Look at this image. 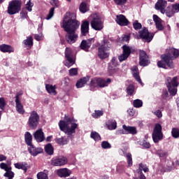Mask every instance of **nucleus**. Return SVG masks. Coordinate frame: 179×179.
Returning <instances> with one entry per match:
<instances>
[{
    "instance_id": "f704fd0d",
    "label": "nucleus",
    "mask_w": 179,
    "mask_h": 179,
    "mask_svg": "<svg viewBox=\"0 0 179 179\" xmlns=\"http://www.w3.org/2000/svg\"><path fill=\"white\" fill-rule=\"evenodd\" d=\"M45 151L50 156H52V155H54V148H52V145L51 144H48L45 145Z\"/></svg>"
},
{
    "instance_id": "6ab92c4d",
    "label": "nucleus",
    "mask_w": 179,
    "mask_h": 179,
    "mask_svg": "<svg viewBox=\"0 0 179 179\" xmlns=\"http://www.w3.org/2000/svg\"><path fill=\"white\" fill-rule=\"evenodd\" d=\"M116 22L117 23V24H120V26H128V24L129 23V22L124 15H117Z\"/></svg>"
},
{
    "instance_id": "338daca9",
    "label": "nucleus",
    "mask_w": 179,
    "mask_h": 179,
    "mask_svg": "<svg viewBox=\"0 0 179 179\" xmlns=\"http://www.w3.org/2000/svg\"><path fill=\"white\" fill-rule=\"evenodd\" d=\"M122 41H126V42L129 41V36H128V35H124V36L122 37Z\"/></svg>"
},
{
    "instance_id": "de8ad7c7",
    "label": "nucleus",
    "mask_w": 179,
    "mask_h": 179,
    "mask_svg": "<svg viewBox=\"0 0 179 179\" xmlns=\"http://www.w3.org/2000/svg\"><path fill=\"white\" fill-rule=\"evenodd\" d=\"M126 157L127 159L128 166H129V167H131L132 166V155L131 153L128 152L126 155Z\"/></svg>"
},
{
    "instance_id": "dca6fc26",
    "label": "nucleus",
    "mask_w": 179,
    "mask_h": 179,
    "mask_svg": "<svg viewBox=\"0 0 179 179\" xmlns=\"http://www.w3.org/2000/svg\"><path fill=\"white\" fill-rule=\"evenodd\" d=\"M167 6V1L165 0H158L155 3V8L157 10H160L161 13L164 15L166 12V7Z\"/></svg>"
},
{
    "instance_id": "a18cd8bd",
    "label": "nucleus",
    "mask_w": 179,
    "mask_h": 179,
    "mask_svg": "<svg viewBox=\"0 0 179 179\" xmlns=\"http://www.w3.org/2000/svg\"><path fill=\"white\" fill-rule=\"evenodd\" d=\"M171 134L173 138H179V129L177 128H173Z\"/></svg>"
},
{
    "instance_id": "2f4dec72",
    "label": "nucleus",
    "mask_w": 179,
    "mask_h": 179,
    "mask_svg": "<svg viewBox=\"0 0 179 179\" xmlns=\"http://www.w3.org/2000/svg\"><path fill=\"white\" fill-rule=\"evenodd\" d=\"M24 139H25V143H27V145L28 146H31V145H33L31 143V141H32V136H31V134H30V132L27 131L24 134Z\"/></svg>"
},
{
    "instance_id": "a19ab883",
    "label": "nucleus",
    "mask_w": 179,
    "mask_h": 179,
    "mask_svg": "<svg viewBox=\"0 0 179 179\" xmlns=\"http://www.w3.org/2000/svg\"><path fill=\"white\" fill-rule=\"evenodd\" d=\"M38 179H48V173L47 172H39L37 174Z\"/></svg>"
},
{
    "instance_id": "4d7b16f0",
    "label": "nucleus",
    "mask_w": 179,
    "mask_h": 179,
    "mask_svg": "<svg viewBox=\"0 0 179 179\" xmlns=\"http://www.w3.org/2000/svg\"><path fill=\"white\" fill-rule=\"evenodd\" d=\"M33 3H31V0H29V1L26 4V9L29 10V12H31V8H33Z\"/></svg>"
},
{
    "instance_id": "f3484780",
    "label": "nucleus",
    "mask_w": 179,
    "mask_h": 179,
    "mask_svg": "<svg viewBox=\"0 0 179 179\" xmlns=\"http://www.w3.org/2000/svg\"><path fill=\"white\" fill-rule=\"evenodd\" d=\"M93 43H94V39L93 38L83 41L80 43L81 50H84V51H89V48H90Z\"/></svg>"
},
{
    "instance_id": "6e6d98bb",
    "label": "nucleus",
    "mask_w": 179,
    "mask_h": 179,
    "mask_svg": "<svg viewBox=\"0 0 179 179\" xmlns=\"http://www.w3.org/2000/svg\"><path fill=\"white\" fill-rule=\"evenodd\" d=\"M70 76H76L78 75V69L73 68L69 70Z\"/></svg>"
},
{
    "instance_id": "20e7f679",
    "label": "nucleus",
    "mask_w": 179,
    "mask_h": 179,
    "mask_svg": "<svg viewBox=\"0 0 179 179\" xmlns=\"http://www.w3.org/2000/svg\"><path fill=\"white\" fill-rule=\"evenodd\" d=\"M89 20H90L91 27H92L94 30H96L97 31L103 30V21H101V18L99 15L92 14L89 17Z\"/></svg>"
},
{
    "instance_id": "69168bd1",
    "label": "nucleus",
    "mask_w": 179,
    "mask_h": 179,
    "mask_svg": "<svg viewBox=\"0 0 179 179\" xmlns=\"http://www.w3.org/2000/svg\"><path fill=\"white\" fill-rule=\"evenodd\" d=\"M127 113L130 117H134V115H135V110H134L132 108L129 109Z\"/></svg>"
},
{
    "instance_id": "393cba45",
    "label": "nucleus",
    "mask_w": 179,
    "mask_h": 179,
    "mask_svg": "<svg viewBox=\"0 0 179 179\" xmlns=\"http://www.w3.org/2000/svg\"><path fill=\"white\" fill-rule=\"evenodd\" d=\"M153 20H154V22L156 24V27L158 30H163V29H164V27L162 24V20L160 19V17H159V16L154 15Z\"/></svg>"
},
{
    "instance_id": "603ef678",
    "label": "nucleus",
    "mask_w": 179,
    "mask_h": 179,
    "mask_svg": "<svg viewBox=\"0 0 179 179\" xmlns=\"http://www.w3.org/2000/svg\"><path fill=\"white\" fill-rule=\"evenodd\" d=\"M133 27L135 30H139L140 29H142V24L136 20L133 22Z\"/></svg>"
},
{
    "instance_id": "37998d69",
    "label": "nucleus",
    "mask_w": 179,
    "mask_h": 179,
    "mask_svg": "<svg viewBox=\"0 0 179 179\" xmlns=\"http://www.w3.org/2000/svg\"><path fill=\"white\" fill-rule=\"evenodd\" d=\"M24 43L25 45H28V47H31L33 45V37L28 36L27 39L24 41Z\"/></svg>"
},
{
    "instance_id": "052dcab7",
    "label": "nucleus",
    "mask_w": 179,
    "mask_h": 179,
    "mask_svg": "<svg viewBox=\"0 0 179 179\" xmlns=\"http://www.w3.org/2000/svg\"><path fill=\"white\" fill-rule=\"evenodd\" d=\"M50 4L55 8H58L59 6V1L58 0H52Z\"/></svg>"
},
{
    "instance_id": "b1692460",
    "label": "nucleus",
    "mask_w": 179,
    "mask_h": 179,
    "mask_svg": "<svg viewBox=\"0 0 179 179\" xmlns=\"http://www.w3.org/2000/svg\"><path fill=\"white\" fill-rule=\"evenodd\" d=\"M131 71L134 78H135L138 83H141V85H142V80H141V77H139V70L138 69V66H133L131 68Z\"/></svg>"
},
{
    "instance_id": "423d86ee",
    "label": "nucleus",
    "mask_w": 179,
    "mask_h": 179,
    "mask_svg": "<svg viewBox=\"0 0 179 179\" xmlns=\"http://www.w3.org/2000/svg\"><path fill=\"white\" fill-rule=\"evenodd\" d=\"M20 9H22V3L18 0H13L9 3L8 13V15H16L20 12Z\"/></svg>"
},
{
    "instance_id": "a211bd4d",
    "label": "nucleus",
    "mask_w": 179,
    "mask_h": 179,
    "mask_svg": "<svg viewBox=\"0 0 179 179\" xmlns=\"http://www.w3.org/2000/svg\"><path fill=\"white\" fill-rule=\"evenodd\" d=\"M57 174L59 177L62 178H66V177H69L72 172L71 170L68 169L67 168L59 169L57 171Z\"/></svg>"
},
{
    "instance_id": "79ce46f5",
    "label": "nucleus",
    "mask_w": 179,
    "mask_h": 179,
    "mask_svg": "<svg viewBox=\"0 0 179 179\" xmlns=\"http://www.w3.org/2000/svg\"><path fill=\"white\" fill-rule=\"evenodd\" d=\"M133 106L136 108H139L143 106V102L141 99H136L133 102Z\"/></svg>"
},
{
    "instance_id": "6e6552de",
    "label": "nucleus",
    "mask_w": 179,
    "mask_h": 179,
    "mask_svg": "<svg viewBox=\"0 0 179 179\" xmlns=\"http://www.w3.org/2000/svg\"><path fill=\"white\" fill-rule=\"evenodd\" d=\"M152 139L155 143H159L163 139V132H162V125L156 124L152 132Z\"/></svg>"
},
{
    "instance_id": "8fccbe9b",
    "label": "nucleus",
    "mask_w": 179,
    "mask_h": 179,
    "mask_svg": "<svg viewBox=\"0 0 179 179\" xmlns=\"http://www.w3.org/2000/svg\"><path fill=\"white\" fill-rule=\"evenodd\" d=\"M6 106V101H5V98H0V109L5 110V106Z\"/></svg>"
},
{
    "instance_id": "49530a36",
    "label": "nucleus",
    "mask_w": 179,
    "mask_h": 179,
    "mask_svg": "<svg viewBox=\"0 0 179 179\" xmlns=\"http://www.w3.org/2000/svg\"><path fill=\"white\" fill-rule=\"evenodd\" d=\"M101 115H103V111H101V110H95L92 113L93 118H100V117H101Z\"/></svg>"
},
{
    "instance_id": "774afa93",
    "label": "nucleus",
    "mask_w": 179,
    "mask_h": 179,
    "mask_svg": "<svg viewBox=\"0 0 179 179\" xmlns=\"http://www.w3.org/2000/svg\"><path fill=\"white\" fill-rule=\"evenodd\" d=\"M6 160V156L3 155H0V162H3Z\"/></svg>"
},
{
    "instance_id": "f03ea898",
    "label": "nucleus",
    "mask_w": 179,
    "mask_h": 179,
    "mask_svg": "<svg viewBox=\"0 0 179 179\" xmlns=\"http://www.w3.org/2000/svg\"><path fill=\"white\" fill-rule=\"evenodd\" d=\"M178 57L179 50L174 48H171L168 49L167 55H162V60L159 61L157 65L159 68H164V69H166V65H167L169 68L173 69V68H174L173 59H176V58H178Z\"/></svg>"
},
{
    "instance_id": "c85d7f7f",
    "label": "nucleus",
    "mask_w": 179,
    "mask_h": 179,
    "mask_svg": "<svg viewBox=\"0 0 179 179\" xmlns=\"http://www.w3.org/2000/svg\"><path fill=\"white\" fill-rule=\"evenodd\" d=\"M15 107L19 114H24V108H23V105H22L20 101H17V99L15 101Z\"/></svg>"
},
{
    "instance_id": "4be33fe9",
    "label": "nucleus",
    "mask_w": 179,
    "mask_h": 179,
    "mask_svg": "<svg viewBox=\"0 0 179 179\" xmlns=\"http://www.w3.org/2000/svg\"><path fill=\"white\" fill-rule=\"evenodd\" d=\"M123 129L126 131L125 133H124L122 131H120V134H132L133 135H135L136 134V128L135 127H129L126 126L124 124L122 126Z\"/></svg>"
},
{
    "instance_id": "7ed1b4c3",
    "label": "nucleus",
    "mask_w": 179,
    "mask_h": 179,
    "mask_svg": "<svg viewBox=\"0 0 179 179\" xmlns=\"http://www.w3.org/2000/svg\"><path fill=\"white\" fill-rule=\"evenodd\" d=\"M59 127L66 135H68V136H72L75 132H76V129L78 128V124L75 122V120L73 119H71V117L68 116H65L64 121L61 120L59 122Z\"/></svg>"
},
{
    "instance_id": "f257e3e1",
    "label": "nucleus",
    "mask_w": 179,
    "mask_h": 179,
    "mask_svg": "<svg viewBox=\"0 0 179 179\" xmlns=\"http://www.w3.org/2000/svg\"><path fill=\"white\" fill-rule=\"evenodd\" d=\"M79 26H80V22L76 20V19L68 16L64 17L62 23V27H63L64 31L67 33L66 40L69 44H73L78 39L76 30L79 29Z\"/></svg>"
},
{
    "instance_id": "f8f14e48",
    "label": "nucleus",
    "mask_w": 179,
    "mask_h": 179,
    "mask_svg": "<svg viewBox=\"0 0 179 179\" xmlns=\"http://www.w3.org/2000/svg\"><path fill=\"white\" fill-rule=\"evenodd\" d=\"M0 169H1V170H5V171H6L4 173V177H8V179L13 178L15 174L11 171L12 170V167H10L8 164H5L3 162L1 163L0 164Z\"/></svg>"
},
{
    "instance_id": "4c0bfd02",
    "label": "nucleus",
    "mask_w": 179,
    "mask_h": 179,
    "mask_svg": "<svg viewBox=\"0 0 179 179\" xmlns=\"http://www.w3.org/2000/svg\"><path fill=\"white\" fill-rule=\"evenodd\" d=\"M79 9L81 13H86V12L89 10V8H87V4H86V3L85 2L80 3Z\"/></svg>"
},
{
    "instance_id": "a878e982",
    "label": "nucleus",
    "mask_w": 179,
    "mask_h": 179,
    "mask_svg": "<svg viewBox=\"0 0 179 179\" xmlns=\"http://www.w3.org/2000/svg\"><path fill=\"white\" fill-rule=\"evenodd\" d=\"M0 51H1V52H15V49L9 45H0Z\"/></svg>"
},
{
    "instance_id": "9d476101",
    "label": "nucleus",
    "mask_w": 179,
    "mask_h": 179,
    "mask_svg": "<svg viewBox=\"0 0 179 179\" xmlns=\"http://www.w3.org/2000/svg\"><path fill=\"white\" fill-rule=\"evenodd\" d=\"M68 163V158L66 157H57L51 159L50 164L52 166H65Z\"/></svg>"
},
{
    "instance_id": "9b49d317",
    "label": "nucleus",
    "mask_w": 179,
    "mask_h": 179,
    "mask_svg": "<svg viewBox=\"0 0 179 179\" xmlns=\"http://www.w3.org/2000/svg\"><path fill=\"white\" fill-rule=\"evenodd\" d=\"M65 57L67 60V62L65 63V66H68V68H71V66H72V65L75 64V59H73V55H72V50L71 48H66Z\"/></svg>"
},
{
    "instance_id": "ddd939ff",
    "label": "nucleus",
    "mask_w": 179,
    "mask_h": 179,
    "mask_svg": "<svg viewBox=\"0 0 179 179\" xmlns=\"http://www.w3.org/2000/svg\"><path fill=\"white\" fill-rule=\"evenodd\" d=\"M153 34H149V31L148 29H143L140 31V38L143 40V41H146L147 43H150L153 39Z\"/></svg>"
},
{
    "instance_id": "5701e85b",
    "label": "nucleus",
    "mask_w": 179,
    "mask_h": 179,
    "mask_svg": "<svg viewBox=\"0 0 179 179\" xmlns=\"http://www.w3.org/2000/svg\"><path fill=\"white\" fill-rule=\"evenodd\" d=\"M89 80H90V78L89 76L80 78L78 81H77L76 86L78 87V89H80V87H83V86H85V85H86Z\"/></svg>"
},
{
    "instance_id": "3c124183",
    "label": "nucleus",
    "mask_w": 179,
    "mask_h": 179,
    "mask_svg": "<svg viewBox=\"0 0 179 179\" xmlns=\"http://www.w3.org/2000/svg\"><path fill=\"white\" fill-rule=\"evenodd\" d=\"M134 92H135V87H134V85H129L127 87V94L129 96H132V94H134Z\"/></svg>"
},
{
    "instance_id": "c756f323",
    "label": "nucleus",
    "mask_w": 179,
    "mask_h": 179,
    "mask_svg": "<svg viewBox=\"0 0 179 179\" xmlns=\"http://www.w3.org/2000/svg\"><path fill=\"white\" fill-rule=\"evenodd\" d=\"M118 66V62H117V58L113 57L110 64H109V69L110 71H115V68Z\"/></svg>"
},
{
    "instance_id": "4468645a",
    "label": "nucleus",
    "mask_w": 179,
    "mask_h": 179,
    "mask_svg": "<svg viewBox=\"0 0 179 179\" xmlns=\"http://www.w3.org/2000/svg\"><path fill=\"white\" fill-rule=\"evenodd\" d=\"M123 48V53L118 57V59L120 62H123V61H127L128 59V57L131 55V48L124 45Z\"/></svg>"
},
{
    "instance_id": "13d9d810",
    "label": "nucleus",
    "mask_w": 179,
    "mask_h": 179,
    "mask_svg": "<svg viewBox=\"0 0 179 179\" xmlns=\"http://www.w3.org/2000/svg\"><path fill=\"white\" fill-rule=\"evenodd\" d=\"M171 8L174 13H177L178 12H179V3L172 5Z\"/></svg>"
},
{
    "instance_id": "680f3d73",
    "label": "nucleus",
    "mask_w": 179,
    "mask_h": 179,
    "mask_svg": "<svg viewBox=\"0 0 179 179\" xmlns=\"http://www.w3.org/2000/svg\"><path fill=\"white\" fill-rule=\"evenodd\" d=\"M115 1V3H116V5H125L127 3V0H114Z\"/></svg>"
},
{
    "instance_id": "2eb2a0df",
    "label": "nucleus",
    "mask_w": 179,
    "mask_h": 179,
    "mask_svg": "<svg viewBox=\"0 0 179 179\" xmlns=\"http://www.w3.org/2000/svg\"><path fill=\"white\" fill-rule=\"evenodd\" d=\"M149 64V57H148V55H146V52L143 50H140L139 64L141 65V66H148Z\"/></svg>"
},
{
    "instance_id": "72a5a7b5",
    "label": "nucleus",
    "mask_w": 179,
    "mask_h": 179,
    "mask_svg": "<svg viewBox=\"0 0 179 179\" xmlns=\"http://www.w3.org/2000/svg\"><path fill=\"white\" fill-rule=\"evenodd\" d=\"M142 171H144V173H148V171H149V168H148V166H146V165L143 164H140L139 168L137 170V173L141 174V173H142Z\"/></svg>"
},
{
    "instance_id": "bf43d9fd",
    "label": "nucleus",
    "mask_w": 179,
    "mask_h": 179,
    "mask_svg": "<svg viewBox=\"0 0 179 179\" xmlns=\"http://www.w3.org/2000/svg\"><path fill=\"white\" fill-rule=\"evenodd\" d=\"M153 114L157 117V118H162L163 117V114L162 113V110H157L153 112Z\"/></svg>"
},
{
    "instance_id": "aec40b11",
    "label": "nucleus",
    "mask_w": 179,
    "mask_h": 179,
    "mask_svg": "<svg viewBox=\"0 0 179 179\" xmlns=\"http://www.w3.org/2000/svg\"><path fill=\"white\" fill-rule=\"evenodd\" d=\"M34 136L36 142H43L45 139L44 132L41 129L36 130L34 134Z\"/></svg>"
},
{
    "instance_id": "0eeeda50",
    "label": "nucleus",
    "mask_w": 179,
    "mask_h": 179,
    "mask_svg": "<svg viewBox=\"0 0 179 179\" xmlns=\"http://www.w3.org/2000/svg\"><path fill=\"white\" fill-rule=\"evenodd\" d=\"M38 121H40V115H38V113H37L36 110L31 111L28 120L29 127L32 128V129H36L37 125H38Z\"/></svg>"
},
{
    "instance_id": "09e8293b",
    "label": "nucleus",
    "mask_w": 179,
    "mask_h": 179,
    "mask_svg": "<svg viewBox=\"0 0 179 179\" xmlns=\"http://www.w3.org/2000/svg\"><path fill=\"white\" fill-rule=\"evenodd\" d=\"M55 10V8H54V7H52L50 9L49 13L46 17V20H50L52 17V16H54V11Z\"/></svg>"
},
{
    "instance_id": "c9c22d12",
    "label": "nucleus",
    "mask_w": 179,
    "mask_h": 179,
    "mask_svg": "<svg viewBox=\"0 0 179 179\" xmlns=\"http://www.w3.org/2000/svg\"><path fill=\"white\" fill-rule=\"evenodd\" d=\"M57 142L58 145H68V142H69V140H68L66 137H61V138H57Z\"/></svg>"
},
{
    "instance_id": "1a4fd4ad",
    "label": "nucleus",
    "mask_w": 179,
    "mask_h": 179,
    "mask_svg": "<svg viewBox=\"0 0 179 179\" xmlns=\"http://www.w3.org/2000/svg\"><path fill=\"white\" fill-rule=\"evenodd\" d=\"M108 50H110V46H108V43L106 41H103V43L99 48L98 55L101 59H104L108 58Z\"/></svg>"
},
{
    "instance_id": "473e14b6",
    "label": "nucleus",
    "mask_w": 179,
    "mask_h": 179,
    "mask_svg": "<svg viewBox=\"0 0 179 179\" xmlns=\"http://www.w3.org/2000/svg\"><path fill=\"white\" fill-rule=\"evenodd\" d=\"M45 88L47 92L52 94V96H55L57 94V92H55V86H52L51 85H46Z\"/></svg>"
},
{
    "instance_id": "412c9836",
    "label": "nucleus",
    "mask_w": 179,
    "mask_h": 179,
    "mask_svg": "<svg viewBox=\"0 0 179 179\" xmlns=\"http://www.w3.org/2000/svg\"><path fill=\"white\" fill-rule=\"evenodd\" d=\"M28 150L30 155H31V156H37V155L43 153V148L34 147L33 145H29Z\"/></svg>"
},
{
    "instance_id": "864d4df0",
    "label": "nucleus",
    "mask_w": 179,
    "mask_h": 179,
    "mask_svg": "<svg viewBox=\"0 0 179 179\" xmlns=\"http://www.w3.org/2000/svg\"><path fill=\"white\" fill-rule=\"evenodd\" d=\"M101 148L103 149H111V144L108 141H103L101 143Z\"/></svg>"
},
{
    "instance_id": "7c9ffc66",
    "label": "nucleus",
    "mask_w": 179,
    "mask_h": 179,
    "mask_svg": "<svg viewBox=\"0 0 179 179\" xmlns=\"http://www.w3.org/2000/svg\"><path fill=\"white\" fill-rule=\"evenodd\" d=\"M111 83V79L107 78L106 80L102 78H99V87H106L108 86V84Z\"/></svg>"
},
{
    "instance_id": "c03bdc74",
    "label": "nucleus",
    "mask_w": 179,
    "mask_h": 179,
    "mask_svg": "<svg viewBox=\"0 0 179 179\" xmlns=\"http://www.w3.org/2000/svg\"><path fill=\"white\" fill-rule=\"evenodd\" d=\"M155 153L159 157H166V156H167V152L160 149L157 150Z\"/></svg>"
},
{
    "instance_id": "cd10ccee",
    "label": "nucleus",
    "mask_w": 179,
    "mask_h": 179,
    "mask_svg": "<svg viewBox=\"0 0 179 179\" xmlns=\"http://www.w3.org/2000/svg\"><path fill=\"white\" fill-rule=\"evenodd\" d=\"M106 125L110 131L117 128V122L114 120H109L106 122Z\"/></svg>"
},
{
    "instance_id": "58836bf2",
    "label": "nucleus",
    "mask_w": 179,
    "mask_h": 179,
    "mask_svg": "<svg viewBox=\"0 0 179 179\" xmlns=\"http://www.w3.org/2000/svg\"><path fill=\"white\" fill-rule=\"evenodd\" d=\"M164 13H166L168 17H171V16L174 15V10L171 6H168L166 9H165Z\"/></svg>"
},
{
    "instance_id": "39448f33",
    "label": "nucleus",
    "mask_w": 179,
    "mask_h": 179,
    "mask_svg": "<svg viewBox=\"0 0 179 179\" xmlns=\"http://www.w3.org/2000/svg\"><path fill=\"white\" fill-rule=\"evenodd\" d=\"M166 85L169 90V92L171 96H176L177 94V86H178V83L177 82V77H174L173 79L168 77L166 78Z\"/></svg>"
},
{
    "instance_id": "e433bc0d",
    "label": "nucleus",
    "mask_w": 179,
    "mask_h": 179,
    "mask_svg": "<svg viewBox=\"0 0 179 179\" xmlns=\"http://www.w3.org/2000/svg\"><path fill=\"white\" fill-rule=\"evenodd\" d=\"M90 137L96 142H97V141H101V137L100 136V134H99V133L96 131L91 132Z\"/></svg>"
},
{
    "instance_id": "e2e57ef3",
    "label": "nucleus",
    "mask_w": 179,
    "mask_h": 179,
    "mask_svg": "<svg viewBox=\"0 0 179 179\" xmlns=\"http://www.w3.org/2000/svg\"><path fill=\"white\" fill-rule=\"evenodd\" d=\"M143 148H145V149H149L150 148V143L144 141L142 144Z\"/></svg>"
},
{
    "instance_id": "ea45409f",
    "label": "nucleus",
    "mask_w": 179,
    "mask_h": 179,
    "mask_svg": "<svg viewBox=\"0 0 179 179\" xmlns=\"http://www.w3.org/2000/svg\"><path fill=\"white\" fill-rule=\"evenodd\" d=\"M99 78H94L90 81V86L91 87H97L99 86Z\"/></svg>"
},
{
    "instance_id": "5fc2aeb1",
    "label": "nucleus",
    "mask_w": 179,
    "mask_h": 179,
    "mask_svg": "<svg viewBox=\"0 0 179 179\" xmlns=\"http://www.w3.org/2000/svg\"><path fill=\"white\" fill-rule=\"evenodd\" d=\"M133 179H146V177L145 176V175H143V173H136L135 177H134Z\"/></svg>"
},
{
    "instance_id": "bb28decb",
    "label": "nucleus",
    "mask_w": 179,
    "mask_h": 179,
    "mask_svg": "<svg viewBox=\"0 0 179 179\" xmlns=\"http://www.w3.org/2000/svg\"><path fill=\"white\" fill-rule=\"evenodd\" d=\"M81 33L83 36H86L89 33V21H84L81 24Z\"/></svg>"
},
{
    "instance_id": "0e129e2a",
    "label": "nucleus",
    "mask_w": 179,
    "mask_h": 179,
    "mask_svg": "<svg viewBox=\"0 0 179 179\" xmlns=\"http://www.w3.org/2000/svg\"><path fill=\"white\" fill-rule=\"evenodd\" d=\"M34 38L37 41H40V40H41L43 38V34H41L40 35L39 34H35Z\"/></svg>"
}]
</instances>
